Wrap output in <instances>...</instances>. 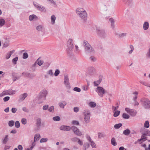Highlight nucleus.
Wrapping results in <instances>:
<instances>
[{"label":"nucleus","instance_id":"f257e3e1","mask_svg":"<svg viewBox=\"0 0 150 150\" xmlns=\"http://www.w3.org/2000/svg\"><path fill=\"white\" fill-rule=\"evenodd\" d=\"M77 15L81 18L83 21L86 20L87 13L86 11L81 8H79L76 10Z\"/></svg>","mask_w":150,"mask_h":150},{"label":"nucleus","instance_id":"f03ea898","mask_svg":"<svg viewBox=\"0 0 150 150\" xmlns=\"http://www.w3.org/2000/svg\"><path fill=\"white\" fill-rule=\"evenodd\" d=\"M73 42V40L71 39H69L67 41V48L66 49V51L69 56H71L73 54L72 51L74 47Z\"/></svg>","mask_w":150,"mask_h":150},{"label":"nucleus","instance_id":"7ed1b4c3","mask_svg":"<svg viewBox=\"0 0 150 150\" xmlns=\"http://www.w3.org/2000/svg\"><path fill=\"white\" fill-rule=\"evenodd\" d=\"M83 45L84 47L85 51L86 53H93L94 52V50L93 48L87 41L84 40Z\"/></svg>","mask_w":150,"mask_h":150},{"label":"nucleus","instance_id":"20e7f679","mask_svg":"<svg viewBox=\"0 0 150 150\" xmlns=\"http://www.w3.org/2000/svg\"><path fill=\"white\" fill-rule=\"evenodd\" d=\"M48 93L47 91L45 89H43L40 91L38 97V100H41L40 103H42L46 99V97Z\"/></svg>","mask_w":150,"mask_h":150},{"label":"nucleus","instance_id":"39448f33","mask_svg":"<svg viewBox=\"0 0 150 150\" xmlns=\"http://www.w3.org/2000/svg\"><path fill=\"white\" fill-rule=\"evenodd\" d=\"M97 34L99 36L102 38H105L107 36V33L104 29H101L100 28H96Z\"/></svg>","mask_w":150,"mask_h":150},{"label":"nucleus","instance_id":"423d86ee","mask_svg":"<svg viewBox=\"0 0 150 150\" xmlns=\"http://www.w3.org/2000/svg\"><path fill=\"white\" fill-rule=\"evenodd\" d=\"M84 119L85 122L88 123L90 121L91 113L90 111L87 109L85 110L83 112Z\"/></svg>","mask_w":150,"mask_h":150},{"label":"nucleus","instance_id":"0eeeda50","mask_svg":"<svg viewBox=\"0 0 150 150\" xmlns=\"http://www.w3.org/2000/svg\"><path fill=\"white\" fill-rule=\"evenodd\" d=\"M141 102L142 106L146 109L150 108V101L146 98L141 100Z\"/></svg>","mask_w":150,"mask_h":150},{"label":"nucleus","instance_id":"6e6552de","mask_svg":"<svg viewBox=\"0 0 150 150\" xmlns=\"http://www.w3.org/2000/svg\"><path fill=\"white\" fill-rule=\"evenodd\" d=\"M95 91L98 94V95L101 97H102L104 94L106 93V91L101 86H98L96 88Z\"/></svg>","mask_w":150,"mask_h":150},{"label":"nucleus","instance_id":"1a4fd4ad","mask_svg":"<svg viewBox=\"0 0 150 150\" xmlns=\"http://www.w3.org/2000/svg\"><path fill=\"white\" fill-rule=\"evenodd\" d=\"M64 83L67 89H69L70 88L71 86L70 83L69 82L68 76L67 75H65L64 76Z\"/></svg>","mask_w":150,"mask_h":150},{"label":"nucleus","instance_id":"9d476101","mask_svg":"<svg viewBox=\"0 0 150 150\" xmlns=\"http://www.w3.org/2000/svg\"><path fill=\"white\" fill-rule=\"evenodd\" d=\"M15 91L11 90H9L7 91H4L1 93L0 94V97H2L6 95H13L15 94Z\"/></svg>","mask_w":150,"mask_h":150},{"label":"nucleus","instance_id":"9b49d317","mask_svg":"<svg viewBox=\"0 0 150 150\" xmlns=\"http://www.w3.org/2000/svg\"><path fill=\"white\" fill-rule=\"evenodd\" d=\"M71 129L74 133L78 136H81L82 134V132L79 130V129L74 126H72L71 127Z\"/></svg>","mask_w":150,"mask_h":150},{"label":"nucleus","instance_id":"f8f14e48","mask_svg":"<svg viewBox=\"0 0 150 150\" xmlns=\"http://www.w3.org/2000/svg\"><path fill=\"white\" fill-rule=\"evenodd\" d=\"M33 5L39 11L43 12H46V10L44 6L37 3H33Z\"/></svg>","mask_w":150,"mask_h":150},{"label":"nucleus","instance_id":"ddd939ff","mask_svg":"<svg viewBox=\"0 0 150 150\" xmlns=\"http://www.w3.org/2000/svg\"><path fill=\"white\" fill-rule=\"evenodd\" d=\"M96 71L95 69L93 67H91L88 68L87 72L89 75L92 76L95 73Z\"/></svg>","mask_w":150,"mask_h":150},{"label":"nucleus","instance_id":"4468645a","mask_svg":"<svg viewBox=\"0 0 150 150\" xmlns=\"http://www.w3.org/2000/svg\"><path fill=\"white\" fill-rule=\"evenodd\" d=\"M41 122L42 120L40 118H38L36 119V130H38L40 129L41 126Z\"/></svg>","mask_w":150,"mask_h":150},{"label":"nucleus","instance_id":"2eb2a0df","mask_svg":"<svg viewBox=\"0 0 150 150\" xmlns=\"http://www.w3.org/2000/svg\"><path fill=\"white\" fill-rule=\"evenodd\" d=\"M115 35L118 38H122L125 37L127 35V33H118L115 32Z\"/></svg>","mask_w":150,"mask_h":150},{"label":"nucleus","instance_id":"dca6fc26","mask_svg":"<svg viewBox=\"0 0 150 150\" xmlns=\"http://www.w3.org/2000/svg\"><path fill=\"white\" fill-rule=\"evenodd\" d=\"M59 129L61 130L69 131L71 129V127L68 126L62 125L59 127Z\"/></svg>","mask_w":150,"mask_h":150},{"label":"nucleus","instance_id":"f3484780","mask_svg":"<svg viewBox=\"0 0 150 150\" xmlns=\"http://www.w3.org/2000/svg\"><path fill=\"white\" fill-rule=\"evenodd\" d=\"M102 76H100L99 77V79L96 81H95L93 82V85L94 86H97L101 83L102 80Z\"/></svg>","mask_w":150,"mask_h":150},{"label":"nucleus","instance_id":"a211bd4d","mask_svg":"<svg viewBox=\"0 0 150 150\" xmlns=\"http://www.w3.org/2000/svg\"><path fill=\"white\" fill-rule=\"evenodd\" d=\"M109 21L111 23V26L112 29H114L115 28V25L114 24L115 21L112 18H109Z\"/></svg>","mask_w":150,"mask_h":150},{"label":"nucleus","instance_id":"6ab92c4d","mask_svg":"<svg viewBox=\"0 0 150 150\" xmlns=\"http://www.w3.org/2000/svg\"><path fill=\"white\" fill-rule=\"evenodd\" d=\"M123 1L126 2V4L128 5L129 6L131 7L133 5L132 0H123Z\"/></svg>","mask_w":150,"mask_h":150},{"label":"nucleus","instance_id":"aec40b11","mask_svg":"<svg viewBox=\"0 0 150 150\" xmlns=\"http://www.w3.org/2000/svg\"><path fill=\"white\" fill-rule=\"evenodd\" d=\"M8 135L5 136L2 139V143L4 144H6L8 140Z\"/></svg>","mask_w":150,"mask_h":150},{"label":"nucleus","instance_id":"412c9836","mask_svg":"<svg viewBox=\"0 0 150 150\" xmlns=\"http://www.w3.org/2000/svg\"><path fill=\"white\" fill-rule=\"evenodd\" d=\"M15 52L14 50H12L8 53L6 56V59H9L11 54Z\"/></svg>","mask_w":150,"mask_h":150},{"label":"nucleus","instance_id":"4be33fe9","mask_svg":"<svg viewBox=\"0 0 150 150\" xmlns=\"http://www.w3.org/2000/svg\"><path fill=\"white\" fill-rule=\"evenodd\" d=\"M149 27V23L147 22H144L143 25V28L144 30H146L148 29Z\"/></svg>","mask_w":150,"mask_h":150},{"label":"nucleus","instance_id":"5701e85b","mask_svg":"<svg viewBox=\"0 0 150 150\" xmlns=\"http://www.w3.org/2000/svg\"><path fill=\"white\" fill-rule=\"evenodd\" d=\"M44 29V26L42 25L37 26L36 27V29L38 31H42Z\"/></svg>","mask_w":150,"mask_h":150},{"label":"nucleus","instance_id":"b1692460","mask_svg":"<svg viewBox=\"0 0 150 150\" xmlns=\"http://www.w3.org/2000/svg\"><path fill=\"white\" fill-rule=\"evenodd\" d=\"M40 138V136L39 134H35L34 137V142H35Z\"/></svg>","mask_w":150,"mask_h":150},{"label":"nucleus","instance_id":"393cba45","mask_svg":"<svg viewBox=\"0 0 150 150\" xmlns=\"http://www.w3.org/2000/svg\"><path fill=\"white\" fill-rule=\"evenodd\" d=\"M28 94L26 93H24L20 96L19 98L21 100H23L27 97Z\"/></svg>","mask_w":150,"mask_h":150},{"label":"nucleus","instance_id":"a878e982","mask_svg":"<svg viewBox=\"0 0 150 150\" xmlns=\"http://www.w3.org/2000/svg\"><path fill=\"white\" fill-rule=\"evenodd\" d=\"M56 18L54 15H52L51 17V23L53 25L55 23Z\"/></svg>","mask_w":150,"mask_h":150},{"label":"nucleus","instance_id":"bb28decb","mask_svg":"<svg viewBox=\"0 0 150 150\" xmlns=\"http://www.w3.org/2000/svg\"><path fill=\"white\" fill-rule=\"evenodd\" d=\"M130 132H131L129 129H127L123 131V134L125 135L128 136L130 134Z\"/></svg>","mask_w":150,"mask_h":150},{"label":"nucleus","instance_id":"cd10ccee","mask_svg":"<svg viewBox=\"0 0 150 150\" xmlns=\"http://www.w3.org/2000/svg\"><path fill=\"white\" fill-rule=\"evenodd\" d=\"M5 22V21L4 19L0 18V28L3 26Z\"/></svg>","mask_w":150,"mask_h":150},{"label":"nucleus","instance_id":"c85d7f7f","mask_svg":"<svg viewBox=\"0 0 150 150\" xmlns=\"http://www.w3.org/2000/svg\"><path fill=\"white\" fill-rule=\"evenodd\" d=\"M37 16L35 15H30L29 17V19L30 21H32L34 19L37 18Z\"/></svg>","mask_w":150,"mask_h":150},{"label":"nucleus","instance_id":"c756f323","mask_svg":"<svg viewBox=\"0 0 150 150\" xmlns=\"http://www.w3.org/2000/svg\"><path fill=\"white\" fill-rule=\"evenodd\" d=\"M47 1L50 2V3L52 4L54 7H56L57 6V4L55 1L53 0H47Z\"/></svg>","mask_w":150,"mask_h":150},{"label":"nucleus","instance_id":"7c9ffc66","mask_svg":"<svg viewBox=\"0 0 150 150\" xmlns=\"http://www.w3.org/2000/svg\"><path fill=\"white\" fill-rule=\"evenodd\" d=\"M111 143L112 145L114 146H115L117 145V143L114 138L113 137L111 139Z\"/></svg>","mask_w":150,"mask_h":150},{"label":"nucleus","instance_id":"2f4dec72","mask_svg":"<svg viewBox=\"0 0 150 150\" xmlns=\"http://www.w3.org/2000/svg\"><path fill=\"white\" fill-rule=\"evenodd\" d=\"M122 126V124L120 123L115 125L114 126V127L115 129H117L119 128Z\"/></svg>","mask_w":150,"mask_h":150},{"label":"nucleus","instance_id":"473e14b6","mask_svg":"<svg viewBox=\"0 0 150 150\" xmlns=\"http://www.w3.org/2000/svg\"><path fill=\"white\" fill-rule=\"evenodd\" d=\"M145 136H146V135L144 134V133L142 135L141 139H138V141L139 142L143 140V139L147 140V139H146V137Z\"/></svg>","mask_w":150,"mask_h":150},{"label":"nucleus","instance_id":"72a5a7b5","mask_svg":"<svg viewBox=\"0 0 150 150\" xmlns=\"http://www.w3.org/2000/svg\"><path fill=\"white\" fill-rule=\"evenodd\" d=\"M122 117L125 119H128L129 118V115L125 113H124L122 115Z\"/></svg>","mask_w":150,"mask_h":150},{"label":"nucleus","instance_id":"f704fd0d","mask_svg":"<svg viewBox=\"0 0 150 150\" xmlns=\"http://www.w3.org/2000/svg\"><path fill=\"white\" fill-rule=\"evenodd\" d=\"M89 105L91 107L94 108L96 106V104L94 102H91L89 103Z\"/></svg>","mask_w":150,"mask_h":150},{"label":"nucleus","instance_id":"c9c22d12","mask_svg":"<svg viewBox=\"0 0 150 150\" xmlns=\"http://www.w3.org/2000/svg\"><path fill=\"white\" fill-rule=\"evenodd\" d=\"M136 112L134 111V110L132 109L129 113L131 116H134L136 115Z\"/></svg>","mask_w":150,"mask_h":150},{"label":"nucleus","instance_id":"e433bc0d","mask_svg":"<svg viewBox=\"0 0 150 150\" xmlns=\"http://www.w3.org/2000/svg\"><path fill=\"white\" fill-rule=\"evenodd\" d=\"M144 126V127L146 128H148L149 127V125L148 121L147 120L145 122Z\"/></svg>","mask_w":150,"mask_h":150},{"label":"nucleus","instance_id":"4c0bfd02","mask_svg":"<svg viewBox=\"0 0 150 150\" xmlns=\"http://www.w3.org/2000/svg\"><path fill=\"white\" fill-rule=\"evenodd\" d=\"M36 62H35L31 66V69L33 71H35L36 70L35 67L37 66Z\"/></svg>","mask_w":150,"mask_h":150},{"label":"nucleus","instance_id":"58836bf2","mask_svg":"<svg viewBox=\"0 0 150 150\" xmlns=\"http://www.w3.org/2000/svg\"><path fill=\"white\" fill-rule=\"evenodd\" d=\"M8 125L9 126L11 127L14 125V121L13 120H11L9 121Z\"/></svg>","mask_w":150,"mask_h":150},{"label":"nucleus","instance_id":"ea45409f","mask_svg":"<svg viewBox=\"0 0 150 150\" xmlns=\"http://www.w3.org/2000/svg\"><path fill=\"white\" fill-rule=\"evenodd\" d=\"M53 120L54 121H58L60 120V118L59 116H55L53 117Z\"/></svg>","mask_w":150,"mask_h":150},{"label":"nucleus","instance_id":"a19ab883","mask_svg":"<svg viewBox=\"0 0 150 150\" xmlns=\"http://www.w3.org/2000/svg\"><path fill=\"white\" fill-rule=\"evenodd\" d=\"M18 57H16L14 58L12 60V62L14 64H16L17 63V61H18Z\"/></svg>","mask_w":150,"mask_h":150},{"label":"nucleus","instance_id":"79ce46f5","mask_svg":"<svg viewBox=\"0 0 150 150\" xmlns=\"http://www.w3.org/2000/svg\"><path fill=\"white\" fill-rule=\"evenodd\" d=\"M48 140V139L47 138H42L40 140V143L45 142Z\"/></svg>","mask_w":150,"mask_h":150},{"label":"nucleus","instance_id":"37998d69","mask_svg":"<svg viewBox=\"0 0 150 150\" xmlns=\"http://www.w3.org/2000/svg\"><path fill=\"white\" fill-rule=\"evenodd\" d=\"M138 94V93L137 92H135L134 93H133V94H135L136 95L134 97H133V100L134 101H136V99L137 98V95Z\"/></svg>","mask_w":150,"mask_h":150},{"label":"nucleus","instance_id":"c03bdc74","mask_svg":"<svg viewBox=\"0 0 150 150\" xmlns=\"http://www.w3.org/2000/svg\"><path fill=\"white\" fill-rule=\"evenodd\" d=\"M79 139V138L77 137H74L71 138V140L73 142H77Z\"/></svg>","mask_w":150,"mask_h":150},{"label":"nucleus","instance_id":"a18cd8bd","mask_svg":"<svg viewBox=\"0 0 150 150\" xmlns=\"http://www.w3.org/2000/svg\"><path fill=\"white\" fill-rule=\"evenodd\" d=\"M140 83H141V84H142L143 85L149 87H150V85L149 84L146 83L145 82H144V81H140Z\"/></svg>","mask_w":150,"mask_h":150},{"label":"nucleus","instance_id":"49530a36","mask_svg":"<svg viewBox=\"0 0 150 150\" xmlns=\"http://www.w3.org/2000/svg\"><path fill=\"white\" fill-rule=\"evenodd\" d=\"M66 105V103H59V106L60 107L62 108H64V106Z\"/></svg>","mask_w":150,"mask_h":150},{"label":"nucleus","instance_id":"de8ad7c7","mask_svg":"<svg viewBox=\"0 0 150 150\" xmlns=\"http://www.w3.org/2000/svg\"><path fill=\"white\" fill-rule=\"evenodd\" d=\"M120 113V111L119 110H117L114 113L113 116L115 117H117L118 116Z\"/></svg>","mask_w":150,"mask_h":150},{"label":"nucleus","instance_id":"09e8293b","mask_svg":"<svg viewBox=\"0 0 150 150\" xmlns=\"http://www.w3.org/2000/svg\"><path fill=\"white\" fill-rule=\"evenodd\" d=\"M28 56V54L26 52L24 53L23 55V59H26L27 58Z\"/></svg>","mask_w":150,"mask_h":150},{"label":"nucleus","instance_id":"8fccbe9b","mask_svg":"<svg viewBox=\"0 0 150 150\" xmlns=\"http://www.w3.org/2000/svg\"><path fill=\"white\" fill-rule=\"evenodd\" d=\"M20 123L18 121H16L15 123V127L17 128H18L20 127Z\"/></svg>","mask_w":150,"mask_h":150},{"label":"nucleus","instance_id":"3c124183","mask_svg":"<svg viewBox=\"0 0 150 150\" xmlns=\"http://www.w3.org/2000/svg\"><path fill=\"white\" fill-rule=\"evenodd\" d=\"M73 90L77 92H80L81 90L80 88L77 87H75L73 88Z\"/></svg>","mask_w":150,"mask_h":150},{"label":"nucleus","instance_id":"603ef678","mask_svg":"<svg viewBox=\"0 0 150 150\" xmlns=\"http://www.w3.org/2000/svg\"><path fill=\"white\" fill-rule=\"evenodd\" d=\"M21 77V76H13V81H15L16 80L18 79H19Z\"/></svg>","mask_w":150,"mask_h":150},{"label":"nucleus","instance_id":"864d4df0","mask_svg":"<svg viewBox=\"0 0 150 150\" xmlns=\"http://www.w3.org/2000/svg\"><path fill=\"white\" fill-rule=\"evenodd\" d=\"M21 122L23 124L25 125L27 123V120L26 119L23 118L21 119Z\"/></svg>","mask_w":150,"mask_h":150},{"label":"nucleus","instance_id":"5fc2aeb1","mask_svg":"<svg viewBox=\"0 0 150 150\" xmlns=\"http://www.w3.org/2000/svg\"><path fill=\"white\" fill-rule=\"evenodd\" d=\"M44 63V61L41 60H40L39 61H38V62L37 63L38 64L39 66H41Z\"/></svg>","mask_w":150,"mask_h":150},{"label":"nucleus","instance_id":"6e6d98bb","mask_svg":"<svg viewBox=\"0 0 150 150\" xmlns=\"http://www.w3.org/2000/svg\"><path fill=\"white\" fill-rule=\"evenodd\" d=\"M146 136H150V131L147 129L144 133Z\"/></svg>","mask_w":150,"mask_h":150},{"label":"nucleus","instance_id":"4d7b16f0","mask_svg":"<svg viewBox=\"0 0 150 150\" xmlns=\"http://www.w3.org/2000/svg\"><path fill=\"white\" fill-rule=\"evenodd\" d=\"M72 123L74 125H79V122L76 120L73 121L72 122Z\"/></svg>","mask_w":150,"mask_h":150},{"label":"nucleus","instance_id":"13d9d810","mask_svg":"<svg viewBox=\"0 0 150 150\" xmlns=\"http://www.w3.org/2000/svg\"><path fill=\"white\" fill-rule=\"evenodd\" d=\"M146 57L148 58H150V48L148 49V50L146 54Z\"/></svg>","mask_w":150,"mask_h":150},{"label":"nucleus","instance_id":"bf43d9fd","mask_svg":"<svg viewBox=\"0 0 150 150\" xmlns=\"http://www.w3.org/2000/svg\"><path fill=\"white\" fill-rule=\"evenodd\" d=\"M59 72L60 71L58 69L56 70L54 73V76H57L59 74Z\"/></svg>","mask_w":150,"mask_h":150},{"label":"nucleus","instance_id":"052dcab7","mask_svg":"<svg viewBox=\"0 0 150 150\" xmlns=\"http://www.w3.org/2000/svg\"><path fill=\"white\" fill-rule=\"evenodd\" d=\"M84 147L86 149L90 147V144L88 143H86L84 144Z\"/></svg>","mask_w":150,"mask_h":150},{"label":"nucleus","instance_id":"680f3d73","mask_svg":"<svg viewBox=\"0 0 150 150\" xmlns=\"http://www.w3.org/2000/svg\"><path fill=\"white\" fill-rule=\"evenodd\" d=\"M54 110V107L53 106H50L48 109V111L50 112H53Z\"/></svg>","mask_w":150,"mask_h":150},{"label":"nucleus","instance_id":"e2e57ef3","mask_svg":"<svg viewBox=\"0 0 150 150\" xmlns=\"http://www.w3.org/2000/svg\"><path fill=\"white\" fill-rule=\"evenodd\" d=\"M10 98L9 97L6 96L4 98L3 100L4 102H6L9 100Z\"/></svg>","mask_w":150,"mask_h":150},{"label":"nucleus","instance_id":"0e129e2a","mask_svg":"<svg viewBox=\"0 0 150 150\" xmlns=\"http://www.w3.org/2000/svg\"><path fill=\"white\" fill-rule=\"evenodd\" d=\"M91 145L93 148H96V146L95 143L93 141L91 142Z\"/></svg>","mask_w":150,"mask_h":150},{"label":"nucleus","instance_id":"69168bd1","mask_svg":"<svg viewBox=\"0 0 150 150\" xmlns=\"http://www.w3.org/2000/svg\"><path fill=\"white\" fill-rule=\"evenodd\" d=\"M77 142L78 144H79L81 146H82L83 144V143L82 141L80 139H79Z\"/></svg>","mask_w":150,"mask_h":150},{"label":"nucleus","instance_id":"338daca9","mask_svg":"<svg viewBox=\"0 0 150 150\" xmlns=\"http://www.w3.org/2000/svg\"><path fill=\"white\" fill-rule=\"evenodd\" d=\"M82 89L84 91H87L88 89V87L86 86H84L82 87Z\"/></svg>","mask_w":150,"mask_h":150},{"label":"nucleus","instance_id":"774afa93","mask_svg":"<svg viewBox=\"0 0 150 150\" xmlns=\"http://www.w3.org/2000/svg\"><path fill=\"white\" fill-rule=\"evenodd\" d=\"M74 110L75 112H78L79 110V108L78 107H75L74 108Z\"/></svg>","mask_w":150,"mask_h":150}]
</instances>
